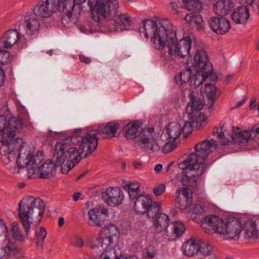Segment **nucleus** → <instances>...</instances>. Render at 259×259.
I'll return each mask as SVG.
<instances>
[{
    "label": "nucleus",
    "mask_w": 259,
    "mask_h": 259,
    "mask_svg": "<svg viewBox=\"0 0 259 259\" xmlns=\"http://www.w3.org/2000/svg\"><path fill=\"white\" fill-rule=\"evenodd\" d=\"M32 232L35 234V240L38 246L42 247L44 240L47 235V231L45 228H32Z\"/></svg>",
    "instance_id": "obj_39"
},
{
    "label": "nucleus",
    "mask_w": 259,
    "mask_h": 259,
    "mask_svg": "<svg viewBox=\"0 0 259 259\" xmlns=\"http://www.w3.org/2000/svg\"><path fill=\"white\" fill-rule=\"evenodd\" d=\"M145 254L147 257L152 258L155 255V251L152 248H147L146 250Z\"/></svg>",
    "instance_id": "obj_54"
},
{
    "label": "nucleus",
    "mask_w": 259,
    "mask_h": 259,
    "mask_svg": "<svg viewBox=\"0 0 259 259\" xmlns=\"http://www.w3.org/2000/svg\"><path fill=\"white\" fill-rule=\"evenodd\" d=\"M79 60L81 62L89 64L91 62V59L83 55H80L79 56Z\"/></svg>",
    "instance_id": "obj_53"
},
{
    "label": "nucleus",
    "mask_w": 259,
    "mask_h": 259,
    "mask_svg": "<svg viewBox=\"0 0 259 259\" xmlns=\"http://www.w3.org/2000/svg\"><path fill=\"white\" fill-rule=\"evenodd\" d=\"M86 0H46L39 1L34 7L36 16L49 18L57 11L62 12L68 18L76 16L81 11V5Z\"/></svg>",
    "instance_id": "obj_5"
},
{
    "label": "nucleus",
    "mask_w": 259,
    "mask_h": 259,
    "mask_svg": "<svg viewBox=\"0 0 259 259\" xmlns=\"http://www.w3.org/2000/svg\"><path fill=\"white\" fill-rule=\"evenodd\" d=\"M120 128L119 124L115 122H108L106 124L103 128L96 130L101 133L103 138H112L115 137L117 131Z\"/></svg>",
    "instance_id": "obj_27"
},
{
    "label": "nucleus",
    "mask_w": 259,
    "mask_h": 259,
    "mask_svg": "<svg viewBox=\"0 0 259 259\" xmlns=\"http://www.w3.org/2000/svg\"><path fill=\"white\" fill-rule=\"evenodd\" d=\"M198 239L191 238L183 243L181 250L184 255L188 257H193L197 255Z\"/></svg>",
    "instance_id": "obj_22"
},
{
    "label": "nucleus",
    "mask_w": 259,
    "mask_h": 259,
    "mask_svg": "<svg viewBox=\"0 0 259 259\" xmlns=\"http://www.w3.org/2000/svg\"><path fill=\"white\" fill-rule=\"evenodd\" d=\"M139 32L146 38L152 35L151 41L154 48L163 50L166 46L168 54L172 58L177 56L184 58L189 54L191 46L190 37L178 42L176 31L168 19H162L158 23L152 20H144L140 24Z\"/></svg>",
    "instance_id": "obj_1"
},
{
    "label": "nucleus",
    "mask_w": 259,
    "mask_h": 259,
    "mask_svg": "<svg viewBox=\"0 0 259 259\" xmlns=\"http://www.w3.org/2000/svg\"><path fill=\"white\" fill-rule=\"evenodd\" d=\"M125 136L127 139H133L138 136L143 130L138 121L130 122L124 128Z\"/></svg>",
    "instance_id": "obj_26"
},
{
    "label": "nucleus",
    "mask_w": 259,
    "mask_h": 259,
    "mask_svg": "<svg viewBox=\"0 0 259 259\" xmlns=\"http://www.w3.org/2000/svg\"><path fill=\"white\" fill-rule=\"evenodd\" d=\"M194 213L196 214H202L205 210L200 204H197L193 208L192 210Z\"/></svg>",
    "instance_id": "obj_49"
},
{
    "label": "nucleus",
    "mask_w": 259,
    "mask_h": 259,
    "mask_svg": "<svg viewBox=\"0 0 259 259\" xmlns=\"http://www.w3.org/2000/svg\"><path fill=\"white\" fill-rule=\"evenodd\" d=\"M189 115L194 128L199 130L206 124L207 117L202 112Z\"/></svg>",
    "instance_id": "obj_34"
},
{
    "label": "nucleus",
    "mask_w": 259,
    "mask_h": 259,
    "mask_svg": "<svg viewBox=\"0 0 259 259\" xmlns=\"http://www.w3.org/2000/svg\"><path fill=\"white\" fill-rule=\"evenodd\" d=\"M154 227H167L169 225V217L163 213H160L152 221Z\"/></svg>",
    "instance_id": "obj_41"
},
{
    "label": "nucleus",
    "mask_w": 259,
    "mask_h": 259,
    "mask_svg": "<svg viewBox=\"0 0 259 259\" xmlns=\"http://www.w3.org/2000/svg\"><path fill=\"white\" fill-rule=\"evenodd\" d=\"M11 229L12 237H13L15 240L19 241H24V236L22 235V232L20 231L19 228H12Z\"/></svg>",
    "instance_id": "obj_47"
},
{
    "label": "nucleus",
    "mask_w": 259,
    "mask_h": 259,
    "mask_svg": "<svg viewBox=\"0 0 259 259\" xmlns=\"http://www.w3.org/2000/svg\"><path fill=\"white\" fill-rule=\"evenodd\" d=\"M165 186L163 184H159L155 185L153 189V191L155 195L160 196L162 195L165 191Z\"/></svg>",
    "instance_id": "obj_48"
},
{
    "label": "nucleus",
    "mask_w": 259,
    "mask_h": 259,
    "mask_svg": "<svg viewBox=\"0 0 259 259\" xmlns=\"http://www.w3.org/2000/svg\"><path fill=\"white\" fill-rule=\"evenodd\" d=\"M170 7L172 9V10L174 11L175 13H178L179 12V7L178 5V4L174 2H171L170 4Z\"/></svg>",
    "instance_id": "obj_56"
},
{
    "label": "nucleus",
    "mask_w": 259,
    "mask_h": 259,
    "mask_svg": "<svg viewBox=\"0 0 259 259\" xmlns=\"http://www.w3.org/2000/svg\"><path fill=\"white\" fill-rule=\"evenodd\" d=\"M102 197L108 205L114 207L121 204L124 199V195L119 188L109 187L102 193Z\"/></svg>",
    "instance_id": "obj_14"
},
{
    "label": "nucleus",
    "mask_w": 259,
    "mask_h": 259,
    "mask_svg": "<svg viewBox=\"0 0 259 259\" xmlns=\"http://www.w3.org/2000/svg\"><path fill=\"white\" fill-rule=\"evenodd\" d=\"M239 1L240 3H241L242 4H246L248 6L251 5L254 2V0H239Z\"/></svg>",
    "instance_id": "obj_60"
},
{
    "label": "nucleus",
    "mask_w": 259,
    "mask_h": 259,
    "mask_svg": "<svg viewBox=\"0 0 259 259\" xmlns=\"http://www.w3.org/2000/svg\"><path fill=\"white\" fill-rule=\"evenodd\" d=\"M81 194L80 193H75L73 195V199L74 201H77L79 199Z\"/></svg>",
    "instance_id": "obj_62"
},
{
    "label": "nucleus",
    "mask_w": 259,
    "mask_h": 259,
    "mask_svg": "<svg viewBox=\"0 0 259 259\" xmlns=\"http://www.w3.org/2000/svg\"><path fill=\"white\" fill-rule=\"evenodd\" d=\"M192 69L193 68H188L185 70L182 71L175 77L176 83L178 84H183L190 81L192 78Z\"/></svg>",
    "instance_id": "obj_38"
},
{
    "label": "nucleus",
    "mask_w": 259,
    "mask_h": 259,
    "mask_svg": "<svg viewBox=\"0 0 259 259\" xmlns=\"http://www.w3.org/2000/svg\"><path fill=\"white\" fill-rule=\"evenodd\" d=\"M217 145V141L213 139L204 140L197 144L195 152L189 155L183 163L179 164L185 175L181 181L183 185L192 186L191 182H196L193 178L199 177L204 173L206 168L205 159L216 149Z\"/></svg>",
    "instance_id": "obj_3"
},
{
    "label": "nucleus",
    "mask_w": 259,
    "mask_h": 259,
    "mask_svg": "<svg viewBox=\"0 0 259 259\" xmlns=\"http://www.w3.org/2000/svg\"><path fill=\"white\" fill-rule=\"evenodd\" d=\"M213 250V247L210 242L198 239L197 255L199 254L204 257L212 256Z\"/></svg>",
    "instance_id": "obj_32"
},
{
    "label": "nucleus",
    "mask_w": 259,
    "mask_h": 259,
    "mask_svg": "<svg viewBox=\"0 0 259 259\" xmlns=\"http://www.w3.org/2000/svg\"><path fill=\"white\" fill-rule=\"evenodd\" d=\"M246 102L245 99H242L240 101H239L235 106V108H238L241 106L242 105L244 104Z\"/></svg>",
    "instance_id": "obj_63"
},
{
    "label": "nucleus",
    "mask_w": 259,
    "mask_h": 259,
    "mask_svg": "<svg viewBox=\"0 0 259 259\" xmlns=\"http://www.w3.org/2000/svg\"><path fill=\"white\" fill-rule=\"evenodd\" d=\"M162 169V165L161 164H157L154 170L156 173H159Z\"/></svg>",
    "instance_id": "obj_61"
},
{
    "label": "nucleus",
    "mask_w": 259,
    "mask_h": 259,
    "mask_svg": "<svg viewBox=\"0 0 259 259\" xmlns=\"http://www.w3.org/2000/svg\"><path fill=\"white\" fill-rule=\"evenodd\" d=\"M185 21L191 26H195L197 29L202 28L203 27V20L199 14L190 13L185 17Z\"/></svg>",
    "instance_id": "obj_35"
},
{
    "label": "nucleus",
    "mask_w": 259,
    "mask_h": 259,
    "mask_svg": "<svg viewBox=\"0 0 259 259\" xmlns=\"http://www.w3.org/2000/svg\"><path fill=\"white\" fill-rule=\"evenodd\" d=\"M249 17V9L246 6H241L236 8L231 14L232 20L237 24H245Z\"/></svg>",
    "instance_id": "obj_23"
},
{
    "label": "nucleus",
    "mask_w": 259,
    "mask_h": 259,
    "mask_svg": "<svg viewBox=\"0 0 259 259\" xmlns=\"http://www.w3.org/2000/svg\"><path fill=\"white\" fill-rule=\"evenodd\" d=\"M124 190L128 191L131 199H135L138 197L140 191V185L137 182H128L123 186Z\"/></svg>",
    "instance_id": "obj_36"
},
{
    "label": "nucleus",
    "mask_w": 259,
    "mask_h": 259,
    "mask_svg": "<svg viewBox=\"0 0 259 259\" xmlns=\"http://www.w3.org/2000/svg\"><path fill=\"white\" fill-rule=\"evenodd\" d=\"M137 144L142 150L153 153L158 152L161 147L158 141V136L152 127L143 129L139 135Z\"/></svg>",
    "instance_id": "obj_11"
},
{
    "label": "nucleus",
    "mask_w": 259,
    "mask_h": 259,
    "mask_svg": "<svg viewBox=\"0 0 259 259\" xmlns=\"http://www.w3.org/2000/svg\"><path fill=\"white\" fill-rule=\"evenodd\" d=\"M186 8L189 11H200L202 8L201 4L198 0H183Z\"/></svg>",
    "instance_id": "obj_44"
},
{
    "label": "nucleus",
    "mask_w": 259,
    "mask_h": 259,
    "mask_svg": "<svg viewBox=\"0 0 259 259\" xmlns=\"http://www.w3.org/2000/svg\"><path fill=\"white\" fill-rule=\"evenodd\" d=\"M191 67L193 69H198L207 73H211L213 71L212 64L209 61L206 52L203 49L197 50Z\"/></svg>",
    "instance_id": "obj_13"
},
{
    "label": "nucleus",
    "mask_w": 259,
    "mask_h": 259,
    "mask_svg": "<svg viewBox=\"0 0 259 259\" xmlns=\"http://www.w3.org/2000/svg\"><path fill=\"white\" fill-rule=\"evenodd\" d=\"M173 227H184L185 225L180 220L172 221L171 224Z\"/></svg>",
    "instance_id": "obj_58"
},
{
    "label": "nucleus",
    "mask_w": 259,
    "mask_h": 259,
    "mask_svg": "<svg viewBox=\"0 0 259 259\" xmlns=\"http://www.w3.org/2000/svg\"><path fill=\"white\" fill-rule=\"evenodd\" d=\"M14 58V56L9 51L0 48V67L2 68L3 66L11 63Z\"/></svg>",
    "instance_id": "obj_42"
},
{
    "label": "nucleus",
    "mask_w": 259,
    "mask_h": 259,
    "mask_svg": "<svg viewBox=\"0 0 259 259\" xmlns=\"http://www.w3.org/2000/svg\"><path fill=\"white\" fill-rule=\"evenodd\" d=\"M119 236L118 228H104L100 235L88 237L87 241L92 249L101 247L104 250L99 259H115V250L112 247L113 241L114 240H118Z\"/></svg>",
    "instance_id": "obj_7"
},
{
    "label": "nucleus",
    "mask_w": 259,
    "mask_h": 259,
    "mask_svg": "<svg viewBox=\"0 0 259 259\" xmlns=\"http://www.w3.org/2000/svg\"><path fill=\"white\" fill-rule=\"evenodd\" d=\"M5 79V74L4 70L0 67V87L3 84Z\"/></svg>",
    "instance_id": "obj_57"
},
{
    "label": "nucleus",
    "mask_w": 259,
    "mask_h": 259,
    "mask_svg": "<svg viewBox=\"0 0 259 259\" xmlns=\"http://www.w3.org/2000/svg\"><path fill=\"white\" fill-rule=\"evenodd\" d=\"M93 19L99 22L102 19L116 18L119 8L117 0H88Z\"/></svg>",
    "instance_id": "obj_9"
},
{
    "label": "nucleus",
    "mask_w": 259,
    "mask_h": 259,
    "mask_svg": "<svg viewBox=\"0 0 259 259\" xmlns=\"http://www.w3.org/2000/svg\"><path fill=\"white\" fill-rule=\"evenodd\" d=\"M80 132L81 130H76L74 135L58 142L55 145L54 160L59 164L67 161L63 167L64 172L70 170L80 161L83 152H85L86 156L97 148L99 131L89 130L82 137L77 135Z\"/></svg>",
    "instance_id": "obj_2"
},
{
    "label": "nucleus",
    "mask_w": 259,
    "mask_h": 259,
    "mask_svg": "<svg viewBox=\"0 0 259 259\" xmlns=\"http://www.w3.org/2000/svg\"><path fill=\"white\" fill-rule=\"evenodd\" d=\"M114 20L116 24V28H114L113 30H111V32L118 31V27L120 31H122L125 29L126 27H128L131 25L132 23V20L131 18L126 13L120 14L116 15V18L112 19Z\"/></svg>",
    "instance_id": "obj_30"
},
{
    "label": "nucleus",
    "mask_w": 259,
    "mask_h": 259,
    "mask_svg": "<svg viewBox=\"0 0 259 259\" xmlns=\"http://www.w3.org/2000/svg\"><path fill=\"white\" fill-rule=\"evenodd\" d=\"M22 126V121L20 118H10L7 125L0 132V142L3 145L8 146L16 136L17 132Z\"/></svg>",
    "instance_id": "obj_12"
},
{
    "label": "nucleus",
    "mask_w": 259,
    "mask_h": 259,
    "mask_svg": "<svg viewBox=\"0 0 259 259\" xmlns=\"http://www.w3.org/2000/svg\"><path fill=\"white\" fill-rule=\"evenodd\" d=\"M163 230L164 237L168 241H173L183 236L185 233V228H170V230Z\"/></svg>",
    "instance_id": "obj_33"
},
{
    "label": "nucleus",
    "mask_w": 259,
    "mask_h": 259,
    "mask_svg": "<svg viewBox=\"0 0 259 259\" xmlns=\"http://www.w3.org/2000/svg\"><path fill=\"white\" fill-rule=\"evenodd\" d=\"M45 209V203L40 198H23L19 204V215L24 227L38 226Z\"/></svg>",
    "instance_id": "obj_6"
},
{
    "label": "nucleus",
    "mask_w": 259,
    "mask_h": 259,
    "mask_svg": "<svg viewBox=\"0 0 259 259\" xmlns=\"http://www.w3.org/2000/svg\"><path fill=\"white\" fill-rule=\"evenodd\" d=\"M203 107V103L201 99L195 96L193 93L190 95V101L188 103L186 112L188 114H193L200 112Z\"/></svg>",
    "instance_id": "obj_25"
},
{
    "label": "nucleus",
    "mask_w": 259,
    "mask_h": 259,
    "mask_svg": "<svg viewBox=\"0 0 259 259\" xmlns=\"http://www.w3.org/2000/svg\"><path fill=\"white\" fill-rule=\"evenodd\" d=\"M201 93L208 100V108H211L215 100L216 88L212 84H205L204 87L201 88Z\"/></svg>",
    "instance_id": "obj_28"
},
{
    "label": "nucleus",
    "mask_w": 259,
    "mask_h": 259,
    "mask_svg": "<svg viewBox=\"0 0 259 259\" xmlns=\"http://www.w3.org/2000/svg\"><path fill=\"white\" fill-rule=\"evenodd\" d=\"M214 136L220 139L224 145H228L230 140L236 143H246L252 140L253 138L259 139V124L254 125L251 131H241L239 127L233 128L232 134L230 135L227 131L225 124H220L219 126L215 127L213 130Z\"/></svg>",
    "instance_id": "obj_8"
},
{
    "label": "nucleus",
    "mask_w": 259,
    "mask_h": 259,
    "mask_svg": "<svg viewBox=\"0 0 259 259\" xmlns=\"http://www.w3.org/2000/svg\"><path fill=\"white\" fill-rule=\"evenodd\" d=\"M210 27L219 34L227 33L231 28L230 21L224 17H212L209 21Z\"/></svg>",
    "instance_id": "obj_16"
},
{
    "label": "nucleus",
    "mask_w": 259,
    "mask_h": 259,
    "mask_svg": "<svg viewBox=\"0 0 259 259\" xmlns=\"http://www.w3.org/2000/svg\"><path fill=\"white\" fill-rule=\"evenodd\" d=\"M166 143L162 146L161 148L162 152L164 153L170 152L177 147L176 141H172L170 139L164 140Z\"/></svg>",
    "instance_id": "obj_45"
},
{
    "label": "nucleus",
    "mask_w": 259,
    "mask_h": 259,
    "mask_svg": "<svg viewBox=\"0 0 259 259\" xmlns=\"http://www.w3.org/2000/svg\"><path fill=\"white\" fill-rule=\"evenodd\" d=\"M64 219L63 217H60L58 220V225L59 227H61L64 224Z\"/></svg>",
    "instance_id": "obj_64"
},
{
    "label": "nucleus",
    "mask_w": 259,
    "mask_h": 259,
    "mask_svg": "<svg viewBox=\"0 0 259 259\" xmlns=\"http://www.w3.org/2000/svg\"><path fill=\"white\" fill-rule=\"evenodd\" d=\"M161 205L160 203L157 202H152L146 210L148 217L152 221L157 216L161 213Z\"/></svg>",
    "instance_id": "obj_40"
},
{
    "label": "nucleus",
    "mask_w": 259,
    "mask_h": 259,
    "mask_svg": "<svg viewBox=\"0 0 259 259\" xmlns=\"http://www.w3.org/2000/svg\"><path fill=\"white\" fill-rule=\"evenodd\" d=\"M243 230L244 238L249 240H259V230L256 228H245Z\"/></svg>",
    "instance_id": "obj_43"
},
{
    "label": "nucleus",
    "mask_w": 259,
    "mask_h": 259,
    "mask_svg": "<svg viewBox=\"0 0 259 259\" xmlns=\"http://www.w3.org/2000/svg\"><path fill=\"white\" fill-rule=\"evenodd\" d=\"M135 202V210L139 213H144L152 203V199L148 195H140L137 197Z\"/></svg>",
    "instance_id": "obj_24"
},
{
    "label": "nucleus",
    "mask_w": 259,
    "mask_h": 259,
    "mask_svg": "<svg viewBox=\"0 0 259 259\" xmlns=\"http://www.w3.org/2000/svg\"><path fill=\"white\" fill-rule=\"evenodd\" d=\"M115 259H139L136 255H121L115 256Z\"/></svg>",
    "instance_id": "obj_52"
},
{
    "label": "nucleus",
    "mask_w": 259,
    "mask_h": 259,
    "mask_svg": "<svg viewBox=\"0 0 259 259\" xmlns=\"http://www.w3.org/2000/svg\"><path fill=\"white\" fill-rule=\"evenodd\" d=\"M176 194L177 202L180 209H185L191 205L192 202V193L190 189L179 188Z\"/></svg>",
    "instance_id": "obj_17"
},
{
    "label": "nucleus",
    "mask_w": 259,
    "mask_h": 259,
    "mask_svg": "<svg viewBox=\"0 0 259 259\" xmlns=\"http://www.w3.org/2000/svg\"><path fill=\"white\" fill-rule=\"evenodd\" d=\"M108 213V210L103 204L96 205L88 212L90 221H92L94 225L99 226L102 225L103 222L100 217L101 214L107 215Z\"/></svg>",
    "instance_id": "obj_21"
},
{
    "label": "nucleus",
    "mask_w": 259,
    "mask_h": 259,
    "mask_svg": "<svg viewBox=\"0 0 259 259\" xmlns=\"http://www.w3.org/2000/svg\"><path fill=\"white\" fill-rule=\"evenodd\" d=\"M195 71V74L193 78L190 81V84L194 88L199 87L202 82L207 79H210L215 76V75L212 73H207L205 71H201L198 69H193Z\"/></svg>",
    "instance_id": "obj_31"
},
{
    "label": "nucleus",
    "mask_w": 259,
    "mask_h": 259,
    "mask_svg": "<svg viewBox=\"0 0 259 259\" xmlns=\"http://www.w3.org/2000/svg\"><path fill=\"white\" fill-rule=\"evenodd\" d=\"M1 250L4 253L5 259H27L25 256L21 255L19 248L8 238L7 235H5Z\"/></svg>",
    "instance_id": "obj_15"
},
{
    "label": "nucleus",
    "mask_w": 259,
    "mask_h": 259,
    "mask_svg": "<svg viewBox=\"0 0 259 259\" xmlns=\"http://www.w3.org/2000/svg\"><path fill=\"white\" fill-rule=\"evenodd\" d=\"M234 7V5L229 0H219L213 10L214 12L219 15H225L228 14Z\"/></svg>",
    "instance_id": "obj_29"
},
{
    "label": "nucleus",
    "mask_w": 259,
    "mask_h": 259,
    "mask_svg": "<svg viewBox=\"0 0 259 259\" xmlns=\"http://www.w3.org/2000/svg\"><path fill=\"white\" fill-rule=\"evenodd\" d=\"M9 122V119H8L5 116H0V132L6 127Z\"/></svg>",
    "instance_id": "obj_51"
},
{
    "label": "nucleus",
    "mask_w": 259,
    "mask_h": 259,
    "mask_svg": "<svg viewBox=\"0 0 259 259\" xmlns=\"http://www.w3.org/2000/svg\"><path fill=\"white\" fill-rule=\"evenodd\" d=\"M182 126L177 122H171L167 125L161 135L162 140L170 139L172 141L176 140L182 135Z\"/></svg>",
    "instance_id": "obj_18"
},
{
    "label": "nucleus",
    "mask_w": 259,
    "mask_h": 259,
    "mask_svg": "<svg viewBox=\"0 0 259 259\" xmlns=\"http://www.w3.org/2000/svg\"><path fill=\"white\" fill-rule=\"evenodd\" d=\"M203 223L209 227H259V217H230L226 223L217 215L209 214L205 217Z\"/></svg>",
    "instance_id": "obj_10"
},
{
    "label": "nucleus",
    "mask_w": 259,
    "mask_h": 259,
    "mask_svg": "<svg viewBox=\"0 0 259 259\" xmlns=\"http://www.w3.org/2000/svg\"><path fill=\"white\" fill-rule=\"evenodd\" d=\"M26 32L30 35L37 32L40 28V23L36 18H31L25 21Z\"/></svg>",
    "instance_id": "obj_37"
},
{
    "label": "nucleus",
    "mask_w": 259,
    "mask_h": 259,
    "mask_svg": "<svg viewBox=\"0 0 259 259\" xmlns=\"http://www.w3.org/2000/svg\"><path fill=\"white\" fill-rule=\"evenodd\" d=\"M84 243V241L82 239L77 237L76 238L75 241H74V246L77 247H82Z\"/></svg>",
    "instance_id": "obj_55"
},
{
    "label": "nucleus",
    "mask_w": 259,
    "mask_h": 259,
    "mask_svg": "<svg viewBox=\"0 0 259 259\" xmlns=\"http://www.w3.org/2000/svg\"><path fill=\"white\" fill-rule=\"evenodd\" d=\"M217 228H203V231L205 233L209 235H216L217 236V232H218L219 229H216Z\"/></svg>",
    "instance_id": "obj_50"
},
{
    "label": "nucleus",
    "mask_w": 259,
    "mask_h": 259,
    "mask_svg": "<svg viewBox=\"0 0 259 259\" xmlns=\"http://www.w3.org/2000/svg\"><path fill=\"white\" fill-rule=\"evenodd\" d=\"M54 154L51 160H46L39 166L44 159L42 152L38 151L35 155H32L30 151L26 153H22L21 151L18 155L17 163L20 168L27 167L29 177L49 178L55 172L57 166H61L62 172L67 174L69 171L64 172L63 169V167L66 164L57 163L54 160Z\"/></svg>",
    "instance_id": "obj_4"
},
{
    "label": "nucleus",
    "mask_w": 259,
    "mask_h": 259,
    "mask_svg": "<svg viewBox=\"0 0 259 259\" xmlns=\"http://www.w3.org/2000/svg\"><path fill=\"white\" fill-rule=\"evenodd\" d=\"M256 107V99L252 98L250 101L249 108L250 110L255 109Z\"/></svg>",
    "instance_id": "obj_59"
},
{
    "label": "nucleus",
    "mask_w": 259,
    "mask_h": 259,
    "mask_svg": "<svg viewBox=\"0 0 259 259\" xmlns=\"http://www.w3.org/2000/svg\"><path fill=\"white\" fill-rule=\"evenodd\" d=\"M193 124L191 121H187L182 126V134L187 137L188 135L190 134L193 131Z\"/></svg>",
    "instance_id": "obj_46"
},
{
    "label": "nucleus",
    "mask_w": 259,
    "mask_h": 259,
    "mask_svg": "<svg viewBox=\"0 0 259 259\" xmlns=\"http://www.w3.org/2000/svg\"><path fill=\"white\" fill-rule=\"evenodd\" d=\"M21 37L20 34L17 30H9L1 36L0 44L4 48H11L18 42Z\"/></svg>",
    "instance_id": "obj_19"
},
{
    "label": "nucleus",
    "mask_w": 259,
    "mask_h": 259,
    "mask_svg": "<svg viewBox=\"0 0 259 259\" xmlns=\"http://www.w3.org/2000/svg\"><path fill=\"white\" fill-rule=\"evenodd\" d=\"M218 231V237L228 241H236L240 237L241 232L239 228H219Z\"/></svg>",
    "instance_id": "obj_20"
}]
</instances>
